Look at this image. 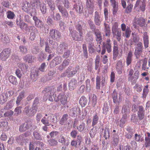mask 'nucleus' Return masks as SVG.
<instances>
[{
  "mask_svg": "<svg viewBox=\"0 0 150 150\" xmlns=\"http://www.w3.org/2000/svg\"><path fill=\"white\" fill-rule=\"evenodd\" d=\"M17 25L19 26L20 28L22 30H25L27 31L30 26H28V25L25 23L23 22V21L20 19L19 21L17 20L16 22Z\"/></svg>",
  "mask_w": 150,
  "mask_h": 150,
  "instance_id": "5701e85b",
  "label": "nucleus"
},
{
  "mask_svg": "<svg viewBox=\"0 0 150 150\" xmlns=\"http://www.w3.org/2000/svg\"><path fill=\"white\" fill-rule=\"evenodd\" d=\"M143 86L142 85H139L136 83L134 87V89L137 92H140L142 89Z\"/></svg>",
  "mask_w": 150,
  "mask_h": 150,
  "instance_id": "774afa93",
  "label": "nucleus"
},
{
  "mask_svg": "<svg viewBox=\"0 0 150 150\" xmlns=\"http://www.w3.org/2000/svg\"><path fill=\"white\" fill-rule=\"evenodd\" d=\"M77 85V81L75 79H72L69 83V89L70 90H74L76 87Z\"/></svg>",
  "mask_w": 150,
  "mask_h": 150,
  "instance_id": "7c9ffc66",
  "label": "nucleus"
},
{
  "mask_svg": "<svg viewBox=\"0 0 150 150\" xmlns=\"http://www.w3.org/2000/svg\"><path fill=\"white\" fill-rule=\"evenodd\" d=\"M103 19L101 14L98 12L96 11L94 16V21L96 25L97 26L100 25Z\"/></svg>",
  "mask_w": 150,
  "mask_h": 150,
  "instance_id": "6ab92c4d",
  "label": "nucleus"
},
{
  "mask_svg": "<svg viewBox=\"0 0 150 150\" xmlns=\"http://www.w3.org/2000/svg\"><path fill=\"white\" fill-rule=\"evenodd\" d=\"M10 82L13 84L17 85L18 84L16 78L13 76H10L8 78Z\"/></svg>",
  "mask_w": 150,
  "mask_h": 150,
  "instance_id": "603ef678",
  "label": "nucleus"
},
{
  "mask_svg": "<svg viewBox=\"0 0 150 150\" xmlns=\"http://www.w3.org/2000/svg\"><path fill=\"white\" fill-rule=\"evenodd\" d=\"M68 117L69 115L67 114H64L59 121V124L61 125H69L70 123L69 122L67 123Z\"/></svg>",
  "mask_w": 150,
  "mask_h": 150,
  "instance_id": "b1692460",
  "label": "nucleus"
},
{
  "mask_svg": "<svg viewBox=\"0 0 150 150\" xmlns=\"http://www.w3.org/2000/svg\"><path fill=\"white\" fill-rule=\"evenodd\" d=\"M94 0H86V5L88 13L90 14H92L94 11Z\"/></svg>",
  "mask_w": 150,
  "mask_h": 150,
  "instance_id": "4468645a",
  "label": "nucleus"
},
{
  "mask_svg": "<svg viewBox=\"0 0 150 150\" xmlns=\"http://www.w3.org/2000/svg\"><path fill=\"white\" fill-rule=\"evenodd\" d=\"M28 30L30 32V39L32 41L34 40L36 36L39 34L38 30L34 26H30Z\"/></svg>",
  "mask_w": 150,
  "mask_h": 150,
  "instance_id": "9d476101",
  "label": "nucleus"
},
{
  "mask_svg": "<svg viewBox=\"0 0 150 150\" xmlns=\"http://www.w3.org/2000/svg\"><path fill=\"white\" fill-rule=\"evenodd\" d=\"M52 47L50 46L49 43L47 42H45V52H47L49 54H51L52 52Z\"/></svg>",
  "mask_w": 150,
  "mask_h": 150,
  "instance_id": "6e6d98bb",
  "label": "nucleus"
},
{
  "mask_svg": "<svg viewBox=\"0 0 150 150\" xmlns=\"http://www.w3.org/2000/svg\"><path fill=\"white\" fill-rule=\"evenodd\" d=\"M83 5L81 2L78 1L73 5V9H74L76 11L79 13H81L83 12Z\"/></svg>",
  "mask_w": 150,
  "mask_h": 150,
  "instance_id": "4be33fe9",
  "label": "nucleus"
},
{
  "mask_svg": "<svg viewBox=\"0 0 150 150\" xmlns=\"http://www.w3.org/2000/svg\"><path fill=\"white\" fill-rule=\"evenodd\" d=\"M13 106V101L11 100L8 102L6 104V105L4 106V109L6 110H8L12 108Z\"/></svg>",
  "mask_w": 150,
  "mask_h": 150,
  "instance_id": "69168bd1",
  "label": "nucleus"
},
{
  "mask_svg": "<svg viewBox=\"0 0 150 150\" xmlns=\"http://www.w3.org/2000/svg\"><path fill=\"white\" fill-rule=\"evenodd\" d=\"M112 32L113 37L116 36L117 41L120 42L121 40L122 33L120 29L118 28V25L117 22H115L113 25L112 28Z\"/></svg>",
  "mask_w": 150,
  "mask_h": 150,
  "instance_id": "7ed1b4c3",
  "label": "nucleus"
},
{
  "mask_svg": "<svg viewBox=\"0 0 150 150\" xmlns=\"http://www.w3.org/2000/svg\"><path fill=\"white\" fill-rule=\"evenodd\" d=\"M87 42L88 43L92 42L93 40V35L91 31H88L86 34V37Z\"/></svg>",
  "mask_w": 150,
  "mask_h": 150,
  "instance_id": "f704fd0d",
  "label": "nucleus"
},
{
  "mask_svg": "<svg viewBox=\"0 0 150 150\" xmlns=\"http://www.w3.org/2000/svg\"><path fill=\"white\" fill-rule=\"evenodd\" d=\"M70 33L71 35L72 38L74 40L80 41H82L83 39V33H79L75 30H72L70 28H69Z\"/></svg>",
  "mask_w": 150,
  "mask_h": 150,
  "instance_id": "423d86ee",
  "label": "nucleus"
},
{
  "mask_svg": "<svg viewBox=\"0 0 150 150\" xmlns=\"http://www.w3.org/2000/svg\"><path fill=\"white\" fill-rule=\"evenodd\" d=\"M72 68L71 66H69L65 71L68 74H67V77L68 78L72 77L75 75L79 69L80 67L79 65L76 66L72 71H71V70Z\"/></svg>",
  "mask_w": 150,
  "mask_h": 150,
  "instance_id": "ddd939ff",
  "label": "nucleus"
},
{
  "mask_svg": "<svg viewBox=\"0 0 150 150\" xmlns=\"http://www.w3.org/2000/svg\"><path fill=\"white\" fill-rule=\"evenodd\" d=\"M62 61V58L60 56L55 57L51 62L50 67L53 68L56 65L61 63Z\"/></svg>",
  "mask_w": 150,
  "mask_h": 150,
  "instance_id": "dca6fc26",
  "label": "nucleus"
},
{
  "mask_svg": "<svg viewBox=\"0 0 150 150\" xmlns=\"http://www.w3.org/2000/svg\"><path fill=\"white\" fill-rule=\"evenodd\" d=\"M69 97V94H65L63 93H61L55 99V101L58 102L60 101L61 103L63 105L67 104L68 101V98Z\"/></svg>",
  "mask_w": 150,
  "mask_h": 150,
  "instance_id": "39448f33",
  "label": "nucleus"
},
{
  "mask_svg": "<svg viewBox=\"0 0 150 150\" xmlns=\"http://www.w3.org/2000/svg\"><path fill=\"white\" fill-rule=\"evenodd\" d=\"M119 136L117 134H113V141L112 144L115 146H117L119 142Z\"/></svg>",
  "mask_w": 150,
  "mask_h": 150,
  "instance_id": "49530a36",
  "label": "nucleus"
},
{
  "mask_svg": "<svg viewBox=\"0 0 150 150\" xmlns=\"http://www.w3.org/2000/svg\"><path fill=\"white\" fill-rule=\"evenodd\" d=\"M64 52V53L62 55V57L64 58L67 59L69 57L71 53V51L70 50H67Z\"/></svg>",
  "mask_w": 150,
  "mask_h": 150,
  "instance_id": "0e129e2a",
  "label": "nucleus"
},
{
  "mask_svg": "<svg viewBox=\"0 0 150 150\" xmlns=\"http://www.w3.org/2000/svg\"><path fill=\"white\" fill-rule=\"evenodd\" d=\"M56 92V89L54 86H51L46 88L42 91V93L45 96L48 97V100L51 101L55 99L57 97H55L56 94H54Z\"/></svg>",
  "mask_w": 150,
  "mask_h": 150,
  "instance_id": "f257e3e1",
  "label": "nucleus"
},
{
  "mask_svg": "<svg viewBox=\"0 0 150 150\" xmlns=\"http://www.w3.org/2000/svg\"><path fill=\"white\" fill-rule=\"evenodd\" d=\"M39 74V70L36 69L31 72L30 74V78L33 81H35L38 79Z\"/></svg>",
  "mask_w": 150,
  "mask_h": 150,
  "instance_id": "393cba45",
  "label": "nucleus"
},
{
  "mask_svg": "<svg viewBox=\"0 0 150 150\" xmlns=\"http://www.w3.org/2000/svg\"><path fill=\"white\" fill-rule=\"evenodd\" d=\"M68 45L62 42L60 44L57 49V53L59 54H62L63 52L68 49Z\"/></svg>",
  "mask_w": 150,
  "mask_h": 150,
  "instance_id": "f3484780",
  "label": "nucleus"
},
{
  "mask_svg": "<svg viewBox=\"0 0 150 150\" xmlns=\"http://www.w3.org/2000/svg\"><path fill=\"white\" fill-rule=\"evenodd\" d=\"M112 96L113 102L114 103H116L118 101V99L117 98V93L115 89L113 91Z\"/></svg>",
  "mask_w": 150,
  "mask_h": 150,
  "instance_id": "864d4df0",
  "label": "nucleus"
},
{
  "mask_svg": "<svg viewBox=\"0 0 150 150\" xmlns=\"http://www.w3.org/2000/svg\"><path fill=\"white\" fill-rule=\"evenodd\" d=\"M133 56V53L131 51L129 52L126 58V63L127 66L132 63Z\"/></svg>",
  "mask_w": 150,
  "mask_h": 150,
  "instance_id": "cd10ccee",
  "label": "nucleus"
},
{
  "mask_svg": "<svg viewBox=\"0 0 150 150\" xmlns=\"http://www.w3.org/2000/svg\"><path fill=\"white\" fill-rule=\"evenodd\" d=\"M40 9L42 13L43 14H45L47 11V8L46 6V5L45 4L41 3V4L40 5Z\"/></svg>",
  "mask_w": 150,
  "mask_h": 150,
  "instance_id": "13d9d810",
  "label": "nucleus"
},
{
  "mask_svg": "<svg viewBox=\"0 0 150 150\" xmlns=\"http://www.w3.org/2000/svg\"><path fill=\"white\" fill-rule=\"evenodd\" d=\"M124 67L122 62L119 60L117 61L116 66V71L117 73L120 74H122L123 71V69Z\"/></svg>",
  "mask_w": 150,
  "mask_h": 150,
  "instance_id": "bb28decb",
  "label": "nucleus"
},
{
  "mask_svg": "<svg viewBox=\"0 0 150 150\" xmlns=\"http://www.w3.org/2000/svg\"><path fill=\"white\" fill-rule=\"evenodd\" d=\"M75 27L78 32L83 33L84 29L86 28V25L83 21L81 20L75 23Z\"/></svg>",
  "mask_w": 150,
  "mask_h": 150,
  "instance_id": "1a4fd4ad",
  "label": "nucleus"
},
{
  "mask_svg": "<svg viewBox=\"0 0 150 150\" xmlns=\"http://www.w3.org/2000/svg\"><path fill=\"white\" fill-rule=\"evenodd\" d=\"M98 120L99 117L97 114H96L93 116L92 125V126L93 127L98 123Z\"/></svg>",
  "mask_w": 150,
  "mask_h": 150,
  "instance_id": "4d7b16f0",
  "label": "nucleus"
},
{
  "mask_svg": "<svg viewBox=\"0 0 150 150\" xmlns=\"http://www.w3.org/2000/svg\"><path fill=\"white\" fill-rule=\"evenodd\" d=\"M50 15L54 20L57 21H59L61 19L60 14L59 13H57L55 15V13L54 11H51L50 12Z\"/></svg>",
  "mask_w": 150,
  "mask_h": 150,
  "instance_id": "c756f323",
  "label": "nucleus"
},
{
  "mask_svg": "<svg viewBox=\"0 0 150 150\" xmlns=\"http://www.w3.org/2000/svg\"><path fill=\"white\" fill-rule=\"evenodd\" d=\"M50 36L54 40H58L61 37V33L55 29H52L50 30Z\"/></svg>",
  "mask_w": 150,
  "mask_h": 150,
  "instance_id": "9b49d317",
  "label": "nucleus"
},
{
  "mask_svg": "<svg viewBox=\"0 0 150 150\" xmlns=\"http://www.w3.org/2000/svg\"><path fill=\"white\" fill-rule=\"evenodd\" d=\"M17 66L22 71L26 72L28 70V66L23 63L18 62L17 64Z\"/></svg>",
  "mask_w": 150,
  "mask_h": 150,
  "instance_id": "a19ab883",
  "label": "nucleus"
},
{
  "mask_svg": "<svg viewBox=\"0 0 150 150\" xmlns=\"http://www.w3.org/2000/svg\"><path fill=\"white\" fill-rule=\"evenodd\" d=\"M105 47L107 49V52L110 53L111 52V43L110 39H108L105 45Z\"/></svg>",
  "mask_w": 150,
  "mask_h": 150,
  "instance_id": "79ce46f5",
  "label": "nucleus"
},
{
  "mask_svg": "<svg viewBox=\"0 0 150 150\" xmlns=\"http://www.w3.org/2000/svg\"><path fill=\"white\" fill-rule=\"evenodd\" d=\"M143 38L144 47L145 48H147L149 46V40L148 36L146 32H144Z\"/></svg>",
  "mask_w": 150,
  "mask_h": 150,
  "instance_id": "c85d7f7f",
  "label": "nucleus"
},
{
  "mask_svg": "<svg viewBox=\"0 0 150 150\" xmlns=\"http://www.w3.org/2000/svg\"><path fill=\"white\" fill-rule=\"evenodd\" d=\"M77 128L80 132L85 131L86 129V124L83 122H82L79 126H77Z\"/></svg>",
  "mask_w": 150,
  "mask_h": 150,
  "instance_id": "09e8293b",
  "label": "nucleus"
},
{
  "mask_svg": "<svg viewBox=\"0 0 150 150\" xmlns=\"http://www.w3.org/2000/svg\"><path fill=\"white\" fill-rule=\"evenodd\" d=\"M37 110L33 107L30 108L29 106H27L24 108L23 112L28 117H32L34 116L37 112Z\"/></svg>",
  "mask_w": 150,
  "mask_h": 150,
  "instance_id": "6e6552de",
  "label": "nucleus"
},
{
  "mask_svg": "<svg viewBox=\"0 0 150 150\" xmlns=\"http://www.w3.org/2000/svg\"><path fill=\"white\" fill-rule=\"evenodd\" d=\"M132 108L134 112H138L137 114L139 120H142L144 118L145 116V111L143 106L134 104Z\"/></svg>",
  "mask_w": 150,
  "mask_h": 150,
  "instance_id": "f03ea898",
  "label": "nucleus"
},
{
  "mask_svg": "<svg viewBox=\"0 0 150 150\" xmlns=\"http://www.w3.org/2000/svg\"><path fill=\"white\" fill-rule=\"evenodd\" d=\"M103 137L106 140H109L110 137V129L108 127H106L104 130Z\"/></svg>",
  "mask_w": 150,
  "mask_h": 150,
  "instance_id": "2f4dec72",
  "label": "nucleus"
},
{
  "mask_svg": "<svg viewBox=\"0 0 150 150\" xmlns=\"http://www.w3.org/2000/svg\"><path fill=\"white\" fill-rule=\"evenodd\" d=\"M95 48H96V47L94 46V42H90L88 43V49L90 53L91 54L94 53L96 51Z\"/></svg>",
  "mask_w": 150,
  "mask_h": 150,
  "instance_id": "c03bdc74",
  "label": "nucleus"
},
{
  "mask_svg": "<svg viewBox=\"0 0 150 150\" xmlns=\"http://www.w3.org/2000/svg\"><path fill=\"white\" fill-rule=\"evenodd\" d=\"M62 0H56L55 1L56 6L59 11L62 14V16L64 18L68 17V13L65 8L62 5Z\"/></svg>",
  "mask_w": 150,
  "mask_h": 150,
  "instance_id": "20e7f679",
  "label": "nucleus"
},
{
  "mask_svg": "<svg viewBox=\"0 0 150 150\" xmlns=\"http://www.w3.org/2000/svg\"><path fill=\"white\" fill-rule=\"evenodd\" d=\"M23 59L26 62L32 63L34 61V58L31 54H28L24 57Z\"/></svg>",
  "mask_w": 150,
  "mask_h": 150,
  "instance_id": "58836bf2",
  "label": "nucleus"
},
{
  "mask_svg": "<svg viewBox=\"0 0 150 150\" xmlns=\"http://www.w3.org/2000/svg\"><path fill=\"white\" fill-rule=\"evenodd\" d=\"M33 135L35 139L36 140H42L41 135L38 131L37 130H34L33 132Z\"/></svg>",
  "mask_w": 150,
  "mask_h": 150,
  "instance_id": "e433bc0d",
  "label": "nucleus"
},
{
  "mask_svg": "<svg viewBox=\"0 0 150 150\" xmlns=\"http://www.w3.org/2000/svg\"><path fill=\"white\" fill-rule=\"evenodd\" d=\"M113 59L114 60L117 59L119 54L118 47L113 48Z\"/></svg>",
  "mask_w": 150,
  "mask_h": 150,
  "instance_id": "de8ad7c7",
  "label": "nucleus"
},
{
  "mask_svg": "<svg viewBox=\"0 0 150 150\" xmlns=\"http://www.w3.org/2000/svg\"><path fill=\"white\" fill-rule=\"evenodd\" d=\"M70 61V60L69 59L64 60L61 65L59 67V69L60 70H62L64 69L66 67L69 65Z\"/></svg>",
  "mask_w": 150,
  "mask_h": 150,
  "instance_id": "ea45409f",
  "label": "nucleus"
},
{
  "mask_svg": "<svg viewBox=\"0 0 150 150\" xmlns=\"http://www.w3.org/2000/svg\"><path fill=\"white\" fill-rule=\"evenodd\" d=\"M139 75V72L138 70H137L135 72L133 76L128 77V80L130 81L132 84L134 85L137 82Z\"/></svg>",
  "mask_w": 150,
  "mask_h": 150,
  "instance_id": "aec40b11",
  "label": "nucleus"
},
{
  "mask_svg": "<svg viewBox=\"0 0 150 150\" xmlns=\"http://www.w3.org/2000/svg\"><path fill=\"white\" fill-rule=\"evenodd\" d=\"M57 139L59 142L61 143L62 145L68 146L70 144L69 141L66 140L64 134H61L59 137Z\"/></svg>",
  "mask_w": 150,
  "mask_h": 150,
  "instance_id": "412c9836",
  "label": "nucleus"
},
{
  "mask_svg": "<svg viewBox=\"0 0 150 150\" xmlns=\"http://www.w3.org/2000/svg\"><path fill=\"white\" fill-rule=\"evenodd\" d=\"M132 42H133L134 45V44H137L139 42V37L135 33H132Z\"/></svg>",
  "mask_w": 150,
  "mask_h": 150,
  "instance_id": "c9c22d12",
  "label": "nucleus"
},
{
  "mask_svg": "<svg viewBox=\"0 0 150 150\" xmlns=\"http://www.w3.org/2000/svg\"><path fill=\"white\" fill-rule=\"evenodd\" d=\"M134 45L135 46L134 54L136 59H138L140 57L143 52V44L141 42H139L137 44H134Z\"/></svg>",
  "mask_w": 150,
  "mask_h": 150,
  "instance_id": "0eeeda50",
  "label": "nucleus"
},
{
  "mask_svg": "<svg viewBox=\"0 0 150 150\" xmlns=\"http://www.w3.org/2000/svg\"><path fill=\"white\" fill-rule=\"evenodd\" d=\"M30 134V133L29 131H27L19 135L16 138V140L18 143L21 144L24 143L26 139L25 138L28 137Z\"/></svg>",
  "mask_w": 150,
  "mask_h": 150,
  "instance_id": "f8f14e48",
  "label": "nucleus"
},
{
  "mask_svg": "<svg viewBox=\"0 0 150 150\" xmlns=\"http://www.w3.org/2000/svg\"><path fill=\"white\" fill-rule=\"evenodd\" d=\"M82 140L83 139L82 136L80 135H77L75 140L76 145H78V146H80Z\"/></svg>",
  "mask_w": 150,
  "mask_h": 150,
  "instance_id": "e2e57ef3",
  "label": "nucleus"
},
{
  "mask_svg": "<svg viewBox=\"0 0 150 150\" xmlns=\"http://www.w3.org/2000/svg\"><path fill=\"white\" fill-rule=\"evenodd\" d=\"M134 22L138 26L141 27L144 26L146 24L145 20L142 17H135L134 19Z\"/></svg>",
  "mask_w": 150,
  "mask_h": 150,
  "instance_id": "a211bd4d",
  "label": "nucleus"
},
{
  "mask_svg": "<svg viewBox=\"0 0 150 150\" xmlns=\"http://www.w3.org/2000/svg\"><path fill=\"white\" fill-rule=\"evenodd\" d=\"M79 103L82 107H84L87 104V100L84 96H82L79 100Z\"/></svg>",
  "mask_w": 150,
  "mask_h": 150,
  "instance_id": "a18cd8bd",
  "label": "nucleus"
},
{
  "mask_svg": "<svg viewBox=\"0 0 150 150\" xmlns=\"http://www.w3.org/2000/svg\"><path fill=\"white\" fill-rule=\"evenodd\" d=\"M125 31V32L123 33L122 36L125 37L127 38H128L130 37L131 32V31L130 28L127 27L126 30Z\"/></svg>",
  "mask_w": 150,
  "mask_h": 150,
  "instance_id": "8fccbe9b",
  "label": "nucleus"
},
{
  "mask_svg": "<svg viewBox=\"0 0 150 150\" xmlns=\"http://www.w3.org/2000/svg\"><path fill=\"white\" fill-rule=\"evenodd\" d=\"M33 19L35 21V25L37 27L40 29L43 28L44 25L41 20L38 19L36 16H33Z\"/></svg>",
  "mask_w": 150,
  "mask_h": 150,
  "instance_id": "a878e982",
  "label": "nucleus"
},
{
  "mask_svg": "<svg viewBox=\"0 0 150 150\" xmlns=\"http://www.w3.org/2000/svg\"><path fill=\"white\" fill-rule=\"evenodd\" d=\"M90 82L91 81L89 79H87L85 81L86 84V90L87 92H89L91 90Z\"/></svg>",
  "mask_w": 150,
  "mask_h": 150,
  "instance_id": "5fc2aeb1",
  "label": "nucleus"
},
{
  "mask_svg": "<svg viewBox=\"0 0 150 150\" xmlns=\"http://www.w3.org/2000/svg\"><path fill=\"white\" fill-rule=\"evenodd\" d=\"M100 77L97 76L96 78V88L97 89H100Z\"/></svg>",
  "mask_w": 150,
  "mask_h": 150,
  "instance_id": "bf43d9fd",
  "label": "nucleus"
},
{
  "mask_svg": "<svg viewBox=\"0 0 150 150\" xmlns=\"http://www.w3.org/2000/svg\"><path fill=\"white\" fill-rule=\"evenodd\" d=\"M45 3L47 4L51 11H54L55 9V5L54 1L52 0H44Z\"/></svg>",
  "mask_w": 150,
  "mask_h": 150,
  "instance_id": "4c0bfd02",
  "label": "nucleus"
},
{
  "mask_svg": "<svg viewBox=\"0 0 150 150\" xmlns=\"http://www.w3.org/2000/svg\"><path fill=\"white\" fill-rule=\"evenodd\" d=\"M10 49V48H6L3 50L0 54V58L3 61H5L9 57Z\"/></svg>",
  "mask_w": 150,
  "mask_h": 150,
  "instance_id": "2eb2a0df",
  "label": "nucleus"
},
{
  "mask_svg": "<svg viewBox=\"0 0 150 150\" xmlns=\"http://www.w3.org/2000/svg\"><path fill=\"white\" fill-rule=\"evenodd\" d=\"M0 39L4 43H8L9 42L8 37L4 33L0 34Z\"/></svg>",
  "mask_w": 150,
  "mask_h": 150,
  "instance_id": "72a5a7b5",
  "label": "nucleus"
},
{
  "mask_svg": "<svg viewBox=\"0 0 150 150\" xmlns=\"http://www.w3.org/2000/svg\"><path fill=\"white\" fill-rule=\"evenodd\" d=\"M129 110V108L128 106L124 105L122 108V114H128Z\"/></svg>",
  "mask_w": 150,
  "mask_h": 150,
  "instance_id": "680f3d73",
  "label": "nucleus"
},
{
  "mask_svg": "<svg viewBox=\"0 0 150 150\" xmlns=\"http://www.w3.org/2000/svg\"><path fill=\"white\" fill-rule=\"evenodd\" d=\"M51 16H49L46 20V23L50 26H53L54 25V22Z\"/></svg>",
  "mask_w": 150,
  "mask_h": 150,
  "instance_id": "052dcab7",
  "label": "nucleus"
},
{
  "mask_svg": "<svg viewBox=\"0 0 150 150\" xmlns=\"http://www.w3.org/2000/svg\"><path fill=\"white\" fill-rule=\"evenodd\" d=\"M20 51L23 54H26L28 52L27 48L25 46L21 45L19 47Z\"/></svg>",
  "mask_w": 150,
  "mask_h": 150,
  "instance_id": "338daca9",
  "label": "nucleus"
},
{
  "mask_svg": "<svg viewBox=\"0 0 150 150\" xmlns=\"http://www.w3.org/2000/svg\"><path fill=\"white\" fill-rule=\"evenodd\" d=\"M30 6V5L29 3L26 0H24L23 2L22 8L25 11L28 12L29 11Z\"/></svg>",
  "mask_w": 150,
  "mask_h": 150,
  "instance_id": "37998d69",
  "label": "nucleus"
},
{
  "mask_svg": "<svg viewBox=\"0 0 150 150\" xmlns=\"http://www.w3.org/2000/svg\"><path fill=\"white\" fill-rule=\"evenodd\" d=\"M52 118V116H48L47 117L44 116L41 120V122L43 124L46 126H49L50 125V123L49 122L50 120Z\"/></svg>",
  "mask_w": 150,
  "mask_h": 150,
  "instance_id": "473e14b6",
  "label": "nucleus"
},
{
  "mask_svg": "<svg viewBox=\"0 0 150 150\" xmlns=\"http://www.w3.org/2000/svg\"><path fill=\"white\" fill-rule=\"evenodd\" d=\"M77 110L78 108L76 107H74L71 108L69 110V114L72 117L74 116L77 113Z\"/></svg>",
  "mask_w": 150,
  "mask_h": 150,
  "instance_id": "3c124183",
  "label": "nucleus"
}]
</instances>
